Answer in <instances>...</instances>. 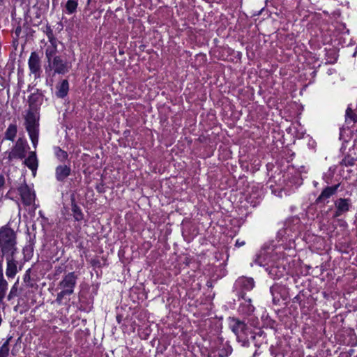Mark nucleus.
I'll list each match as a JSON object with an SVG mask.
<instances>
[{"mask_svg":"<svg viewBox=\"0 0 357 357\" xmlns=\"http://www.w3.org/2000/svg\"><path fill=\"white\" fill-rule=\"evenodd\" d=\"M16 236L14 231L10 228L0 230V250L4 255H7V268L6 274L8 278H13L17 272V262L13 259L16 248Z\"/></svg>","mask_w":357,"mask_h":357,"instance_id":"f257e3e1","label":"nucleus"},{"mask_svg":"<svg viewBox=\"0 0 357 357\" xmlns=\"http://www.w3.org/2000/svg\"><path fill=\"white\" fill-rule=\"evenodd\" d=\"M76 283V277L73 273H70L65 276L60 282L61 291L58 294L56 300L61 302L65 296L70 295L73 293V289Z\"/></svg>","mask_w":357,"mask_h":357,"instance_id":"f03ea898","label":"nucleus"},{"mask_svg":"<svg viewBox=\"0 0 357 357\" xmlns=\"http://www.w3.org/2000/svg\"><path fill=\"white\" fill-rule=\"evenodd\" d=\"M38 126L37 115L29 112L26 116V127L33 146L38 143Z\"/></svg>","mask_w":357,"mask_h":357,"instance_id":"7ed1b4c3","label":"nucleus"},{"mask_svg":"<svg viewBox=\"0 0 357 357\" xmlns=\"http://www.w3.org/2000/svg\"><path fill=\"white\" fill-rule=\"evenodd\" d=\"M18 192L22 203L27 206H31L33 210L35 206V193L34 191L26 184H22L19 188Z\"/></svg>","mask_w":357,"mask_h":357,"instance_id":"20e7f679","label":"nucleus"},{"mask_svg":"<svg viewBox=\"0 0 357 357\" xmlns=\"http://www.w3.org/2000/svg\"><path fill=\"white\" fill-rule=\"evenodd\" d=\"M232 331L236 334L239 341H243L244 344L248 341V335L250 333L245 324L238 320H233L231 323Z\"/></svg>","mask_w":357,"mask_h":357,"instance_id":"39448f33","label":"nucleus"},{"mask_svg":"<svg viewBox=\"0 0 357 357\" xmlns=\"http://www.w3.org/2000/svg\"><path fill=\"white\" fill-rule=\"evenodd\" d=\"M70 68V66L60 57H54L52 60L48 61L47 72L53 71L54 73L65 74Z\"/></svg>","mask_w":357,"mask_h":357,"instance_id":"423d86ee","label":"nucleus"},{"mask_svg":"<svg viewBox=\"0 0 357 357\" xmlns=\"http://www.w3.org/2000/svg\"><path fill=\"white\" fill-rule=\"evenodd\" d=\"M49 38V43H47V47L45 50V54L47 59V61L52 60L54 57H57L56 53L57 52V40L52 36L50 32L47 33Z\"/></svg>","mask_w":357,"mask_h":357,"instance_id":"0eeeda50","label":"nucleus"},{"mask_svg":"<svg viewBox=\"0 0 357 357\" xmlns=\"http://www.w3.org/2000/svg\"><path fill=\"white\" fill-rule=\"evenodd\" d=\"M235 285L243 290L250 291L253 289L255 282L252 278L242 277L236 280Z\"/></svg>","mask_w":357,"mask_h":357,"instance_id":"6e6552de","label":"nucleus"},{"mask_svg":"<svg viewBox=\"0 0 357 357\" xmlns=\"http://www.w3.org/2000/svg\"><path fill=\"white\" fill-rule=\"evenodd\" d=\"M29 67L31 73H37L40 70V59L37 54L32 52L29 59Z\"/></svg>","mask_w":357,"mask_h":357,"instance_id":"1a4fd4ad","label":"nucleus"},{"mask_svg":"<svg viewBox=\"0 0 357 357\" xmlns=\"http://www.w3.org/2000/svg\"><path fill=\"white\" fill-rule=\"evenodd\" d=\"M335 206L337 207V212L335 215L339 216L342 213L347 212L349 209L350 203L348 199H340L336 201Z\"/></svg>","mask_w":357,"mask_h":357,"instance_id":"9d476101","label":"nucleus"},{"mask_svg":"<svg viewBox=\"0 0 357 357\" xmlns=\"http://www.w3.org/2000/svg\"><path fill=\"white\" fill-rule=\"evenodd\" d=\"M26 143L22 139H19L15 148L10 153V155L14 157L22 158L25 151Z\"/></svg>","mask_w":357,"mask_h":357,"instance_id":"9b49d317","label":"nucleus"},{"mask_svg":"<svg viewBox=\"0 0 357 357\" xmlns=\"http://www.w3.org/2000/svg\"><path fill=\"white\" fill-rule=\"evenodd\" d=\"M78 6L77 0H68L64 6V11L67 14L76 13Z\"/></svg>","mask_w":357,"mask_h":357,"instance_id":"f8f14e48","label":"nucleus"},{"mask_svg":"<svg viewBox=\"0 0 357 357\" xmlns=\"http://www.w3.org/2000/svg\"><path fill=\"white\" fill-rule=\"evenodd\" d=\"M70 171V168L66 165L59 166L56 170L57 179L60 181L63 180L69 175Z\"/></svg>","mask_w":357,"mask_h":357,"instance_id":"ddd939ff","label":"nucleus"},{"mask_svg":"<svg viewBox=\"0 0 357 357\" xmlns=\"http://www.w3.org/2000/svg\"><path fill=\"white\" fill-rule=\"evenodd\" d=\"M24 163L29 169H31L33 172H35L38 167L36 155L33 153H31L28 158L25 160Z\"/></svg>","mask_w":357,"mask_h":357,"instance_id":"4468645a","label":"nucleus"},{"mask_svg":"<svg viewBox=\"0 0 357 357\" xmlns=\"http://www.w3.org/2000/svg\"><path fill=\"white\" fill-rule=\"evenodd\" d=\"M68 91V82L66 80H63L62 82L58 86L56 96L59 98L66 96Z\"/></svg>","mask_w":357,"mask_h":357,"instance_id":"2eb2a0df","label":"nucleus"},{"mask_svg":"<svg viewBox=\"0 0 357 357\" xmlns=\"http://www.w3.org/2000/svg\"><path fill=\"white\" fill-rule=\"evenodd\" d=\"M337 189V186L335 187H330L326 188L320 195L318 199L319 200H324L329 197H331L332 195H333Z\"/></svg>","mask_w":357,"mask_h":357,"instance_id":"dca6fc26","label":"nucleus"},{"mask_svg":"<svg viewBox=\"0 0 357 357\" xmlns=\"http://www.w3.org/2000/svg\"><path fill=\"white\" fill-rule=\"evenodd\" d=\"M17 134V127L14 125H10L6 132V138L9 140H13Z\"/></svg>","mask_w":357,"mask_h":357,"instance_id":"f3484780","label":"nucleus"},{"mask_svg":"<svg viewBox=\"0 0 357 357\" xmlns=\"http://www.w3.org/2000/svg\"><path fill=\"white\" fill-rule=\"evenodd\" d=\"M8 352V344L7 342H5L0 348V357H7Z\"/></svg>","mask_w":357,"mask_h":357,"instance_id":"a211bd4d","label":"nucleus"},{"mask_svg":"<svg viewBox=\"0 0 357 357\" xmlns=\"http://www.w3.org/2000/svg\"><path fill=\"white\" fill-rule=\"evenodd\" d=\"M278 272H280V271H278V268L276 267H271L268 270V274L273 278H277L280 277V275H282V273H280V274H278Z\"/></svg>","mask_w":357,"mask_h":357,"instance_id":"6ab92c4d","label":"nucleus"},{"mask_svg":"<svg viewBox=\"0 0 357 357\" xmlns=\"http://www.w3.org/2000/svg\"><path fill=\"white\" fill-rule=\"evenodd\" d=\"M356 160L350 156H347L342 160V163L346 166H352L354 165Z\"/></svg>","mask_w":357,"mask_h":357,"instance_id":"aec40b11","label":"nucleus"},{"mask_svg":"<svg viewBox=\"0 0 357 357\" xmlns=\"http://www.w3.org/2000/svg\"><path fill=\"white\" fill-rule=\"evenodd\" d=\"M55 153H56L57 158L61 160H63L67 158L66 152L62 151L60 149H56Z\"/></svg>","mask_w":357,"mask_h":357,"instance_id":"412c9836","label":"nucleus"},{"mask_svg":"<svg viewBox=\"0 0 357 357\" xmlns=\"http://www.w3.org/2000/svg\"><path fill=\"white\" fill-rule=\"evenodd\" d=\"M74 217L77 220H79L82 219V214L81 211L77 208L75 207L74 209Z\"/></svg>","mask_w":357,"mask_h":357,"instance_id":"4be33fe9","label":"nucleus"},{"mask_svg":"<svg viewBox=\"0 0 357 357\" xmlns=\"http://www.w3.org/2000/svg\"><path fill=\"white\" fill-rule=\"evenodd\" d=\"M347 117H349L353 119L354 121H357V115L352 116V110L351 108H347L346 111Z\"/></svg>","mask_w":357,"mask_h":357,"instance_id":"5701e85b","label":"nucleus"},{"mask_svg":"<svg viewBox=\"0 0 357 357\" xmlns=\"http://www.w3.org/2000/svg\"><path fill=\"white\" fill-rule=\"evenodd\" d=\"M16 291V289L15 288V287H13L10 291V294L8 296V299L10 300L12 298H13V294Z\"/></svg>","mask_w":357,"mask_h":357,"instance_id":"b1692460","label":"nucleus"},{"mask_svg":"<svg viewBox=\"0 0 357 357\" xmlns=\"http://www.w3.org/2000/svg\"><path fill=\"white\" fill-rule=\"evenodd\" d=\"M4 184V178L3 176H0V188L3 186Z\"/></svg>","mask_w":357,"mask_h":357,"instance_id":"393cba45","label":"nucleus"},{"mask_svg":"<svg viewBox=\"0 0 357 357\" xmlns=\"http://www.w3.org/2000/svg\"><path fill=\"white\" fill-rule=\"evenodd\" d=\"M244 244H245V243L243 241L240 242L239 241H237L236 243V245H238V247L242 246Z\"/></svg>","mask_w":357,"mask_h":357,"instance_id":"a878e982","label":"nucleus"},{"mask_svg":"<svg viewBox=\"0 0 357 357\" xmlns=\"http://www.w3.org/2000/svg\"><path fill=\"white\" fill-rule=\"evenodd\" d=\"M20 31V28H19V27H17V28L16 29V34H17V35H19Z\"/></svg>","mask_w":357,"mask_h":357,"instance_id":"bb28decb","label":"nucleus"},{"mask_svg":"<svg viewBox=\"0 0 357 357\" xmlns=\"http://www.w3.org/2000/svg\"><path fill=\"white\" fill-rule=\"evenodd\" d=\"M91 2V0H87V4L89 5Z\"/></svg>","mask_w":357,"mask_h":357,"instance_id":"cd10ccee","label":"nucleus"}]
</instances>
